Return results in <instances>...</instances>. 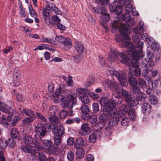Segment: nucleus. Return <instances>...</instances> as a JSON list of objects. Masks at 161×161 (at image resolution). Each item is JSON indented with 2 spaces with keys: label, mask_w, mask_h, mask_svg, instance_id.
<instances>
[{
  "label": "nucleus",
  "mask_w": 161,
  "mask_h": 161,
  "mask_svg": "<svg viewBox=\"0 0 161 161\" xmlns=\"http://www.w3.org/2000/svg\"><path fill=\"white\" fill-rule=\"evenodd\" d=\"M119 121V118L116 116L115 117H113L110 119L109 124L110 126L115 125L118 124Z\"/></svg>",
  "instance_id": "72a5a7b5"
},
{
  "label": "nucleus",
  "mask_w": 161,
  "mask_h": 161,
  "mask_svg": "<svg viewBox=\"0 0 161 161\" xmlns=\"http://www.w3.org/2000/svg\"><path fill=\"white\" fill-rule=\"evenodd\" d=\"M41 41L42 42H46L51 44H53L54 42L53 38H48L43 36L41 38Z\"/></svg>",
  "instance_id": "a18cd8bd"
},
{
  "label": "nucleus",
  "mask_w": 161,
  "mask_h": 161,
  "mask_svg": "<svg viewBox=\"0 0 161 161\" xmlns=\"http://www.w3.org/2000/svg\"><path fill=\"white\" fill-rule=\"evenodd\" d=\"M105 112L104 109L103 110V114H100L99 116V120L102 122H105L107 121L108 119V118L107 116L108 115L104 113Z\"/></svg>",
  "instance_id": "f704fd0d"
},
{
  "label": "nucleus",
  "mask_w": 161,
  "mask_h": 161,
  "mask_svg": "<svg viewBox=\"0 0 161 161\" xmlns=\"http://www.w3.org/2000/svg\"><path fill=\"white\" fill-rule=\"evenodd\" d=\"M139 25L140 28L136 27L133 29V32L135 33L141 34L145 30H146L145 26L144 25L143 22L142 21H140L139 22Z\"/></svg>",
  "instance_id": "a211bd4d"
},
{
  "label": "nucleus",
  "mask_w": 161,
  "mask_h": 161,
  "mask_svg": "<svg viewBox=\"0 0 161 161\" xmlns=\"http://www.w3.org/2000/svg\"><path fill=\"white\" fill-rule=\"evenodd\" d=\"M63 86L56 89L55 92V97L54 99L55 103L62 102L64 108L68 109V113L64 109L62 110L60 113L59 116L61 119H65L68 114L69 116L73 115L72 108L76 103V96L74 94L66 95L64 93V90H63Z\"/></svg>",
  "instance_id": "f257e3e1"
},
{
  "label": "nucleus",
  "mask_w": 161,
  "mask_h": 161,
  "mask_svg": "<svg viewBox=\"0 0 161 161\" xmlns=\"http://www.w3.org/2000/svg\"><path fill=\"white\" fill-rule=\"evenodd\" d=\"M75 47L78 53L79 54L83 53L84 48L82 42L79 41L75 42Z\"/></svg>",
  "instance_id": "6ab92c4d"
},
{
  "label": "nucleus",
  "mask_w": 161,
  "mask_h": 161,
  "mask_svg": "<svg viewBox=\"0 0 161 161\" xmlns=\"http://www.w3.org/2000/svg\"><path fill=\"white\" fill-rule=\"evenodd\" d=\"M37 158L40 161H45L47 160L46 157L42 152H40L38 153Z\"/></svg>",
  "instance_id": "603ef678"
},
{
  "label": "nucleus",
  "mask_w": 161,
  "mask_h": 161,
  "mask_svg": "<svg viewBox=\"0 0 161 161\" xmlns=\"http://www.w3.org/2000/svg\"><path fill=\"white\" fill-rule=\"evenodd\" d=\"M62 136L55 134L54 135V143L57 145H60L61 143V139Z\"/></svg>",
  "instance_id": "de8ad7c7"
},
{
  "label": "nucleus",
  "mask_w": 161,
  "mask_h": 161,
  "mask_svg": "<svg viewBox=\"0 0 161 161\" xmlns=\"http://www.w3.org/2000/svg\"><path fill=\"white\" fill-rule=\"evenodd\" d=\"M147 56L145 58V60L146 62H151L152 59L154 57V55L153 53H151L149 50H147Z\"/></svg>",
  "instance_id": "58836bf2"
},
{
  "label": "nucleus",
  "mask_w": 161,
  "mask_h": 161,
  "mask_svg": "<svg viewBox=\"0 0 161 161\" xmlns=\"http://www.w3.org/2000/svg\"><path fill=\"white\" fill-rule=\"evenodd\" d=\"M67 84L69 86H73V81L72 79V77L69 75L68 78V80L66 82Z\"/></svg>",
  "instance_id": "338daca9"
},
{
  "label": "nucleus",
  "mask_w": 161,
  "mask_h": 161,
  "mask_svg": "<svg viewBox=\"0 0 161 161\" xmlns=\"http://www.w3.org/2000/svg\"><path fill=\"white\" fill-rule=\"evenodd\" d=\"M43 18L45 23L49 25L51 24L52 25H53L56 23L55 21L54 18V15L52 16L51 18H50V15H49V16L47 17V18L46 19V18H45V17Z\"/></svg>",
  "instance_id": "bb28decb"
},
{
  "label": "nucleus",
  "mask_w": 161,
  "mask_h": 161,
  "mask_svg": "<svg viewBox=\"0 0 161 161\" xmlns=\"http://www.w3.org/2000/svg\"><path fill=\"white\" fill-rule=\"evenodd\" d=\"M24 142L25 144H30L33 142V138L30 136H25L23 138Z\"/></svg>",
  "instance_id": "37998d69"
},
{
  "label": "nucleus",
  "mask_w": 161,
  "mask_h": 161,
  "mask_svg": "<svg viewBox=\"0 0 161 161\" xmlns=\"http://www.w3.org/2000/svg\"><path fill=\"white\" fill-rule=\"evenodd\" d=\"M117 93L119 97H123L126 102L131 106H135L139 104L138 99H136L134 97H130L128 92L126 90L118 92Z\"/></svg>",
  "instance_id": "1a4fd4ad"
},
{
  "label": "nucleus",
  "mask_w": 161,
  "mask_h": 161,
  "mask_svg": "<svg viewBox=\"0 0 161 161\" xmlns=\"http://www.w3.org/2000/svg\"><path fill=\"white\" fill-rule=\"evenodd\" d=\"M151 105L147 103H144L142 106V113H149L151 110Z\"/></svg>",
  "instance_id": "5701e85b"
},
{
  "label": "nucleus",
  "mask_w": 161,
  "mask_h": 161,
  "mask_svg": "<svg viewBox=\"0 0 161 161\" xmlns=\"http://www.w3.org/2000/svg\"><path fill=\"white\" fill-rule=\"evenodd\" d=\"M48 119L49 122L54 125H57V124H58L59 123L58 118L55 115H50V116L49 117Z\"/></svg>",
  "instance_id": "c756f323"
},
{
  "label": "nucleus",
  "mask_w": 161,
  "mask_h": 161,
  "mask_svg": "<svg viewBox=\"0 0 161 161\" xmlns=\"http://www.w3.org/2000/svg\"><path fill=\"white\" fill-rule=\"evenodd\" d=\"M101 19L104 21L108 22L110 19V16L109 14L104 13L100 16Z\"/></svg>",
  "instance_id": "3c124183"
},
{
  "label": "nucleus",
  "mask_w": 161,
  "mask_h": 161,
  "mask_svg": "<svg viewBox=\"0 0 161 161\" xmlns=\"http://www.w3.org/2000/svg\"><path fill=\"white\" fill-rule=\"evenodd\" d=\"M81 110L82 112L81 115L82 118L84 120H88L90 117V115L89 114V109L87 106L82 105L81 107Z\"/></svg>",
  "instance_id": "2eb2a0df"
},
{
  "label": "nucleus",
  "mask_w": 161,
  "mask_h": 161,
  "mask_svg": "<svg viewBox=\"0 0 161 161\" xmlns=\"http://www.w3.org/2000/svg\"><path fill=\"white\" fill-rule=\"evenodd\" d=\"M19 135V130L16 128H13L11 129V136L13 138L18 137Z\"/></svg>",
  "instance_id": "7c9ffc66"
},
{
  "label": "nucleus",
  "mask_w": 161,
  "mask_h": 161,
  "mask_svg": "<svg viewBox=\"0 0 161 161\" xmlns=\"http://www.w3.org/2000/svg\"><path fill=\"white\" fill-rule=\"evenodd\" d=\"M132 92L133 94L136 95H136L138 94L141 92L140 88L136 86H132Z\"/></svg>",
  "instance_id": "864d4df0"
},
{
  "label": "nucleus",
  "mask_w": 161,
  "mask_h": 161,
  "mask_svg": "<svg viewBox=\"0 0 161 161\" xmlns=\"http://www.w3.org/2000/svg\"><path fill=\"white\" fill-rule=\"evenodd\" d=\"M36 115L38 118L41 120V121H43L45 122L47 121L46 118L39 113H36Z\"/></svg>",
  "instance_id": "0e129e2a"
},
{
  "label": "nucleus",
  "mask_w": 161,
  "mask_h": 161,
  "mask_svg": "<svg viewBox=\"0 0 161 161\" xmlns=\"http://www.w3.org/2000/svg\"><path fill=\"white\" fill-rule=\"evenodd\" d=\"M81 102L84 104H87L89 102V99L87 96L84 95L80 98Z\"/></svg>",
  "instance_id": "6e6d98bb"
},
{
  "label": "nucleus",
  "mask_w": 161,
  "mask_h": 161,
  "mask_svg": "<svg viewBox=\"0 0 161 161\" xmlns=\"http://www.w3.org/2000/svg\"><path fill=\"white\" fill-rule=\"evenodd\" d=\"M58 111V109L57 106H53L51 107L49 110V115H55Z\"/></svg>",
  "instance_id": "c9c22d12"
},
{
  "label": "nucleus",
  "mask_w": 161,
  "mask_h": 161,
  "mask_svg": "<svg viewBox=\"0 0 161 161\" xmlns=\"http://www.w3.org/2000/svg\"><path fill=\"white\" fill-rule=\"evenodd\" d=\"M129 123V119L128 117H123L120 122L121 126H127Z\"/></svg>",
  "instance_id": "79ce46f5"
},
{
  "label": "nucleus",
  "mask_w": 161,
  "mask_h": 161,
  "mask_svg": "<svg viewBox=\"0 0 161 161\" xmlns=\"http://www.w3.org/2000/svg\"><path fill=\"white\" fill-rule=\"evenodd\" d=\"M29 13L31 17H35L36 16V14L35 11L33 9L31 6H29Z\"/></svg>",
  "instance_id": "052dcab7"
},
{
  "label": "nucleus",
  "mask_w": 161,
  "mask_h": 161,
  "mask_svg": "<svg viewBox=\"0 0 161 161\" xmlns=\"http://www.w3.org/2000/svg\"><path fill=\"white\" fill-rule=\"evenodd\" d=\"M91 132V130L87 123H83L81 126V130L79 133L80 135L86 136L89 134Z\"/></svg>",
  "instance_id": "f3484780"
},
{
  "label": "nucleus",
  "mask_w": 161,
  "mask_h": 161,
  "mask_svg": "<svg viewBox=\"0 0 161 161\" xmlns=\"http://www.w3.org/2000/svg\"><path fill=\"white\" fill-rule=\"evenodd\" d=\"M23 112L26 115L30 117H33L35 115L33 112L30 109H23Z\"/></svg>",
  "instance_id": "ea45409f"
},
{
  "label": "nucleus",
  "mask_w": 161,
  "mask_h": 161,
  "mask_svg": "<svg viewBox=\"0 0 161 161\" xmlns=\"http://www.w3.org/2000/svg\"><path fill=\"white\" fill-rule=\"evenodd\" d=\"M7 145V143L6 141H3L0 139V147L3 149L6 147Z\"/></svg>",
  "instance_id": "774afa93"
},
{
  "label": "nucleus",
  "mask_w": 161,
  "mask_h": 161,
  "mask_svg": "<svg viewBox=\"0 0 161 161\" xmlns=\"http://www.w3.org/2000/svg\"><path fill=\"white\" fill-rule=\"evenodd\" d=\"M136 98L138 100L142 102L145 101L147 96L146 94L142 92H140L138 94L136 95Z\"/></svg>",
  "instance_id": "473e14b6"
},
{
  "label": "nucleus",
  "mask_w": 161,
  "mask_h": 161,
  "mask_svg": "<svg viewBox=\"0 0 161 161\" xmlns=\"http://www.w3.org/2000/svg\"><path fill=\"white\" fill-rule=\"evenodd\" d=\"M0 110L4 113H8L7 119L8 121H10L14 111L11 107L4 103L0 102Z\"/></svg>",
  "instance_id": "4468645a"
},
{
  "label": "nucleus",
  "mask_w": 161,
  "mask_h": 161,
  "mask_svg": "<svg viewBox=\"0 0 161 161\" xmlns=\"http://www.w3.org/2000/svg\"><path fill=\"white\" fill-rule=\"evenodd\" d=\"M112 97L108 101L107 98L105 97H103L100 100V105L105 107V109L106 107H108V106L112 104L113 105H115V103H115H117L116 101H117V100L119 99L118 97H116V95H112Z\"/></svg>",
  "instance_id": "ddd939ff"
},
{
  "label": "nucleus",
  "mask_w": 161,
  "mask_h": 161,
  "mask_svg": "<svg viewBox=\"0 0 161 161\" xmlns=\"http://www.w3.org/2000/svg\"><path fill=\"white\" fill-rule=\"evenodd\" d=\"M52 10L54 12L58 14L61 15L62 13L60 10L55 6L53 4L48 2L47 3V5L45 8H43L42 10V15L43 17L47 18L50 15V12Z\"/></svg>",
  "instance_id": "0eeeda50"
},
{
  "label": "nucleus",
  "mask_w": 161,
  "mask_h": 161,
  "mask_svg": "<svg viewBox=\"0 0 161 161\" xmlns=\"http://www.w3.org/2000/svg\"><path fill=\"white\" fill-rule=\"evenodd\" d=\"M122 100V99H121L120 100L119 99L118 100H117V101H116L117 103L114 102V103H115V105L114 106L112 104H111V105H110V106H108V107H106L104 109L105 111V112H104V113L107 114L109 117H111L114 116H116L117 110L115 108V107H116L117 105H118L119 104H120L121 103V100Z\"/></svg>",
  "instance_id": "f8f14e48"
},
{
  "label": "nucleus",
  "mask_w": 161,
  "mask_h": 161,
  "mask_svg": "<svg viewBox=\"0 0 161 161\" xmlns=\"http://www.w3.org/2000/svg\"><path fill=\"white\" fill-rule=\"evenodd\" d=\"M97 138V135L95 133L90 134L89 137V141L91 143L96 142Z\"/></svg>",
  "instance_id": "09e8293b"
},
{
  "label": "nucleus",
  "mask_w": 161,
  "mask_h": 161,
  "mask_svg": "<svg viewBox=\"0 0 161 161\" xmlns=\"http://www.w3.org/2000/svg\"><path fill=\"white\" fill-rule=\"evenodd\" d=\"M131 15L130 16V19L127 21H124L125 22L123 23L124 25H127L128 28V26H133L135 24V20L134 19L130 18ZM129 29V28H128Z\"/></svg>",
  "instance_id": "e433bc0d"
},
{
  "label": "nucleus",
  "mask_w": 161,
  "mask_h": 161,
  "mask_svg": "<svg viewBox=\"0 0 161 161\" xmlns=\"http://www.w3.org/2000/svg\"><path fill=\"white\" fill-rule=\"evenodd\" d=\"M93 10L95 13L98 14H101L102 15L105 13L106 11V9L105 7L99 6L94 8Z\"/></svg>",
  "instance_id": "393cba45"
},
{
  "label": "nucleus",
  "mask_w": 161,
  "mask_h": 161,
  "mask_svg": "<svg viewBox=\"0 0 161 161\" xmlns=\"http://www.w3.org/2000/svg\"><path fill=\"white\" fill-rule=\"evenodd\" d=\"M84 144V140L81 137L78 138L74 143V146L77 148H80L83 147Z\"/></svg>",
  "instance_id": "412c9836"
},
{
  "label": "nucleus",
  "mask_w": 161,
  "mask_h": 161,
  "mask_svg": "<svg viewBox=\"0 0 161 161\" xmlns=\"http://www.w3.org/2000/svg\"><path fill=\"white\" fill-rule=\"evenodd\" d=\"M62 44L64 45L63 47L65 50L69 49L72 47V42L71 41L69 38L67 37L66 40Z\"/></svg>",
  "instance_id": "a878e982"
},
{
  "label": "nucleus",
  "mask_w": 161,
  "mask_h": 161,
  "mask_svg": "<svg viewBox=\"0 0 161 161\" xmlns=\"http://www.w3.org/2000/svg\"><path fill=\"white\" fill-rule=\"evenodd\" d=\"M58 148L54 147L52 145L47 147L46 149V152L48 154H52L55 153L57 150Z\"/></svg>",
  "instance_id": "4c0bfd02"
},
{
  "label": "nucleus",
  "mask_w": 161,
  "mask_h": 161,
  "mask_svg": "<svg viewBox=\"0 0 161 161\" xmlns=\"http://www.w3.org/2000/svg\"><path fill=\"white\" fill-rule=\"evenodd\" d=\"M77 92L80 94H88L89 93V91L85 88H77L76 89Z\"/></svg>",
  "instance_id": "8fccbe9b"
},
{
  "label": "nucleus",
  "mask_w": 161,
  "mask_h": 161,
  "mask_svg": "<svg viewBox=\"0 0 161 161\" xmlns=\"http://www.w3.org/2000/svg\"><path fill=\"white\" fill-rule=\"evenodd\" d=\"M135 110L134 109L130 108L128 113L129 114V118L131 120H134L136 118V115L134 113Z\"/></svg>",
  "instance_id": "a19ab883"
},
{
  "label": "nucleus",
  "mask_w": 161,
  "mask_h": 161,
  "mask_svg": "<svg viewBox=\"0 0 161 161\" xmlns=\"http://www.w3.org/2000/svg\"><path fill=\"white\" fill-rule=\"evenodd\" d=\"M99 61L101 67L103 66L105 64V60L104 58L101 55H100L98 57Z\"/></svg>",
  "instance_id": "69168bd1"
},
{
  "label": "nucleus",
  "mask_w": 161,
  "mask_h": 161,
  "mask_svg": "<svg viewBox=\"0 0 161 161\" xmlns=\"http://www.w3.org/2000/svg\"><path fill=\"white\" fill-rule=\"evenodd\" d=\"M132 38L133 41L137 44L135 46L133 43L128 41L122 43L123 45L126 47L128 49L126 51V53H127L128 51L131 50L132 52L135 54V55H136L135 53H137L140 55L141 58H142L144 56V54H143L141 49L143 48L144 43L140 42L141 38L140 36L136 34H134Z\"/></svg>",
  "instance_id": "7ed1b4c3"
},
{
  "label": "nucleus",
  "mask_w": 161,
  "mask_h": 161,
  "mask_svg": "<svg viewBox=\"0 0 161 161\" xmlns=\"http://www.w3.org/2000/svg\"><path fill=\"white\" fill-rule=\"evenodd\" d=\"M110 51L115 57L114 58L112 55H110V56H108L109 60L111 62L114 61L115 60V58H116L122 63L125 64L127 66H130V65L132 64V59L129 55H128L130 57L131 59H130L125 54L121 52L118 53L116 50H113L112 48H110Z\"/></svg>",
  "instance_id": "39448f33"
},
{
  "label": "nucleus",
  "mask_w": 161,
  "mask_h": 161,
  "mask_svg": "<svg viewBox=\"0 0 161 161\" xmlns=\"http://www.w3.org/2000/svg\"><path fill=\"white\" fill-rule=\"evenodd\" d=\"M92 110L94 113H97L99 110L98 104L97 103H95L92 105Z\"/></svg>",
  "instance_id": "e2e57ef3"
},
{
  "label": "nucleus",
  "mask_w": 161,
  "mask_h": 161,
  "mask_svg": "<svg viewBox=\"0 0 161 161\" xmlns=\"http://www.w3.org/2000/svg\"><path fill=\"white\" fill-rule=\"evenodd\" d=\"M115 2H117L119 5H114V4H111L109 6V8L111 11L115 12L117 15V17L123 21H127L130 19V13L132 10V6L130 4H127L125 6V14L122 12L121 7L124 6L125 3V0H114Z\"/></svg>",
  "instance_id": "f03ea898"
},
{
  "label": "nucleus",
  "mask_w": 161,
  "mask_h": 161,
  "mask_svg": "<svg viewBox=\"0 0 161 161\" xmlns=\"http://www.w3.org/2000/svg\"><path fill=\"white\" fill-rule=\"evenodd\" d=\"M119 20H114L111 24V26L113 29L116 30L119 28V31L122 35L123 37L125 40L130 41V38L128 35V28L127 25H124L123 23H121L120 21L123 20L120 19L117 17Z\"/></svg>",
  "instance_id": "423d86ee"
},
{
  "label": "nucleus",
  "mask_w": 161,
  "mask_h": 161,
  "mask_svg": "<svg viewBox=\"0 0 161 161\" xmlns=\"http://www.w3.org/2000/svg\"><path fill=\"white\" fill-rule=\"evenodd\" d=\"M76 155L78 158H82L84 156L85 152L82 148H78L76 151Z\"/></svg>",
  "instance_id": "2f4dec72"
},
{
  "label": "nucleus",
  "mask_w": 161,
  "mask_h": 161,
  "mask_svg": "<svg viewBox=\"0 0 161 161\" xmlns=\"http://www.w3.org/2000/svg\"><path fill=\"white\" fill-rule=\"evenodd\" d=\"M129 108V106L125 105H123L120 107L119 111H117L116 116L118 118L123 117L125 114L126 112L128 113Z\"/></svg>",
  "instance_id": "dca6fc26"
},
{
  "label": "nucleus",
  "mask_w": 161,
  "mask_h": 161,
  "mask_svg": "<svg viewBox=\"0 0 161 161\" xmlns=\"http://www.w3.org/2000/svg\"><path fill=\"white\" fill-rule=\"evenodd\" d=\"M107 74L108 75L115 76L121 84L127 81L125 74H122L121 71L114 70L111 67L108 68L107 71Z\"/></svg>",
  "instance_id": "6e6552de"
},
{
  "label": "nucleus",
  "mask_w": 161,
  "mask_h": 161,
  "mask_svg": "<svg viewBox=\"0 0 161 161\" xmlns=\"http://www.w3.org/2000/svg\"><path fill=\"white\" fill-rule=\"evenodd\" d=\"M19 119L20 117L19 116L16 115L14 117L13 121L11 123L10 125H11L12 126L15 125L18 122L19 120Z\"/></svg>",
  "instance_id": "13d9d810"
},
{
  "label": "nucleus",
  "mask_w": 161,
  "mask_h": 161,
  "mask_svg": "<svg viewBox=\"0 0 161 161\" xmlns=\"http://www.w3.org/2000/svg\"><path fill=\"white\" fill-rule=\"evenodd\" d=\"M67 158L69 161H72L74 158V153L71 151H69L67 153Z\"/></svg>",
  "instance_id": "4d7b16f0"
},
{
  "label": "nucleus",
  "mask_w": 161,
  "mask_h": 161,
  "mask_svg": "<svg viewBox=\"0 0 161 161\" xmlns=\"http://www.w3.org/2000/svg\"><path fill=\"white\" fill-rule=\"evenodd\" d=\"M35 129L36 131L39 133L41 136H45L46 131L43 125L41 123L38 124L36 127Z\"/></svg>",
  "instance_id": "aec40b11"
},
{
  "label": "nucleus",
  "mask_w": 161,
  "mask_h": 161,
  "mask_svg": "<svg viewBox=\"0 0 161 161\" xmlns=\"http://www.w3.org/2000/svg\"><path fill=\"white\" fill-rule=\"evenodd\" d=\"M138 84L141 87L145 88L146 86L145 81L142 79L140 78L138 79Z\"/></svg>",
  "instance_id": "5fc2aeb1"
},
{
  "label": "nucleus",
  "mask_w": 161,
  "mask_h": 161,
  "mask_svg": "<svg viewBox=\"0 0 161 161\" xmlns=\"http://www.w3.org/2000/svg\"><path fill=\"white\" fill-rule=\"evenodd\" d=\"M128 81L130 85L132 87L136 86L137 84V80L133 76L129 77L128 78Z\"/></svg>",
  "instance_id": "c85d7f7f"
},
{
  "label": "nucleus",
  "mask_w": 161,
  "mask_h": 161,
  "mask_svg": "<svg viewBox=\"0 0 161 161\" xmlns=\"http://www.w3.org/2000/svg\"><path fill=\"white\" fill-rule=\"evenodd\" d=\"M135 54L132 52L131 50H129L127 52V54L129 55L132 58V64L129 66L130 71L129 72L132 74H134L135 76H138L140 75L141 71L139 68V63L138 61L140 58V56L137 53Z\"/></svg>",
  "instance_id": "20e7f679"
},
{
  "label": "nucleus",
  "mask_w": 161,
  "mask_h": 161,
  "mask_svg": "<svg viewBox=\"0 0 161 161\" xmlns=\"http://www.w3.org/2000/svg\"><path fill=\"white\" fill-rule=\"evenodd\" d=\"M34 119L33 117H27L25 118L22 121V125L23 126H26L29 125L31 122Z\"/></svg>",
  "instance_id": "cd10ccee"
},
{
  "label": "nucleus",
  "mask_w": 161,
  "mask_h": 161,
  "mask_svg": "<svg viewBox=\"0 0 161 161\" xmlns=\"http://www.w3.org/2000/svg\"><path fill=\"white\" fill-rule=\"evenodd\" d=\"M66 38L67 37H64L61 36H57L55 37V40L58 43L62 44Z\"/></svg>",
  "instance_id": "49530a36"
},
{
  "label": "nucleus",
  "mask_w": 161,
  "mask_h": 161,
  "mask_svg": "<svg viewBox=\"0 0 161 161\" xmlns=\"http://www.w3.org/2000/svg\"><path fill=\"white\" fill-rule=\"evenodd\" d=\"M105 84H106L108 88L112 91H117L116 94H114L113 95H116V97H118V99H121L120 97L119 96V95L118 94V92H122L123 91H125L123 89L122 86L119 84H117L114 80H107L105 81Z\"/></svg>",
  "instance_id": "9b49d317"
},
{
  "label": "nucleus",
  "mask_w": 161,
  "mask_h": 161,
  "mask_svg": "<svg viewBox=\"0 0 161 161\" xmlns=\"http://www.w3.org/2000/svg\"><path fill=\"white\" fill-rule=\"evenodd\" d=\"M7 115H2L1 116H0V124L6 127H8V125L7 120L9 121L7 118Z\"/></svg>",
  "instance_id": "4be33fe9"
},
{
  "label": "nucleus",
  "mask_w": 161,
  "mask_h": 161,
  "mask_svg": "<svg viewBox=\"0 0 161 161\" xmlns=\"http://www.w3.org/2000/svg\"><path fill=\"white\" fill-rule=\"evenodd\" d=\"M97 3H99L100 5H107L109 4V0H96Z\"/></svg>",
  "instance_id": "680f3d73"
},
{
  "label": "nucleus",
  "mask_w": 161,
  "mask_h": 161,
  "mask_svg": "<svg viewBox=\"0 0 161 161\" xmlns=\"http://www.w3.org/2000/svg\"><path fill=\"white\" fill-rule=\"evenodd\" d=\"M149 102L150 103L155 105L158 102V99L157 97L154 95H151L149 98Z\"/></svg>",
  "instance_id": "c03bdc74"
},
{
  "label": "nucleus",
  "mask_w": 161,
  "mask_h": 161,
  "mask_svg": "<svg viewBox=\"0 0 161 161\" xmlns=\"http://www.w3.org/2000/svg\"><path fill=\"white\" fill-rule=\"evenodd\" d=\"M88 119L89 120L90 123L92 124H95L97 120V117L95 115L92 116L90 115V117Z\"/></svg>",
  "instance_id": "bf43d9fd"
},
{
  "label": "nucleus",
  "mask_w": 161,
  "mask_h": 161,
  "mask_svg": "<svg viewBox=\"0 0 161 161\" xmlns=\"http://www.w3.org/2000/svg\"><path fill=\"white\" fill-rule=\"evenodd\" d=\"M64 130V127L63 125H60L54 131V134L62 136L65 133Z\"/></svg>",
  "instance_id": "b1692460"
},
{
  "label": "nucleus",
  "mask_w": 161,
  "mask_h": 161,
  "mask_svg": "<svg viewBox=\"0 0 161 161\" xmlns=\"http://www.w3.org/2000/svg\"><path fill=\"white\" fill-rule=\"evenodd\" d=\"M44 148L42 145L40 144H35V146L25 145L21 147V149L23 152L31 154L36 153L37 151H42L44 149Z\"/></svg>",
  "instance_id": "9d476101"
}]
</instances>
